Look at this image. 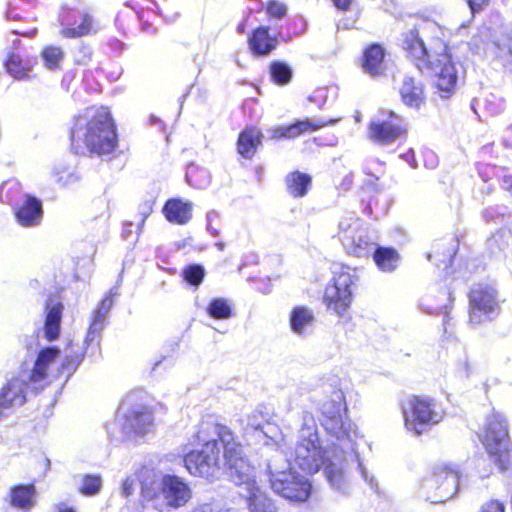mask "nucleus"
<instances>
[{"label":"nucleus","instance_id":"6e6d98bb","mask_svg":"<svg viewBox=\"0 0 512 512\" xmlns=\"http://www.w3.org/2000/svg\"><path fill=\"white\" fill-rule=\"evenodd\" d=\"M133 491H134V480H132L130 478L125 479L122 484V494L125 497H128L129 495H131L133 493Z\"/></svg>","mask_w":512,"mask_h":512},{"label":"nucleus","instance_id":"2f4dec72","mask_svg":"<svg viewBox=\"0 0 512 512\" xmlns=\"http://www.w3.org/2000/svg\"><path fill=\"white\" fill-rule=\"evenodd\" d=\"M262 133L255 127H249L243 130L238 138L237 149L239 154L246 158L251 159L257 147L261 144Z\"/></svg>","mask_w":512,"mask_h":512},{"label":"nucleus","instance_id":"bf43d9fd","mask_svg":"<svg viewBox=\"0 0 512 512\" xmlns=\"http://www.w3.org/2000/svg\"><path fill=\"white\" fill-rule=\"evenodd\" d=\"M354 176L352 173L347 174L340 184L343 190H349L352 187Z\"/></svg>","mask_w":512,"mask_h":512},{"label":"nucleus","instance_id":"052dcab7","mask_svg":"<svg viewBox=\"0 0 512 512\" xmlns=\"http://www.w3.org/2000/svg\"><path fill=\"white\" fill-rule=\"evenodd\" d=\"M333 4L340 10H347L351 0H332Z\"/></svg>","mask_w":512,"mask_h":512},{"label":"nucleus","instance_id":"39448f33","mask_svg":"<svg viewBox=\"0 0 512 512\" xmlns=\"http://www.w3.org/2000/svg\"><path fill=\"white\" fill-rule=\"evenodd\" d=\"M59 355L60 349L56 346L41 349L30 374L13 378L1 388L0 420L7 417L12 408L26 402L28 390L37 393L52 381L53 376L49 373V368Z\"/></svg>","mask_w":512,"mask_h":512},{"label":"nucleus","instance_id":"a19ab883","mask_svg":"<svg viewBox=\"0 0 512 512\" xmlns=\"http://www.w3.org/2000/svg\"><path fill=\"white\" fill-rule=\"evenodd\" d=\"M22 197L23 195L21 194V187L18 181L11 179L0 186V201L2 203L14 206L17 202L21 201Z\"/></svg>","mask_w":512,"mask_h":512},{"label":"nucleus","instance_id":"79ce46f5","mask_svg":"<svg viewBox=\"0 0 512 512\" xmlns=\"http://www.w3.org/2000/svg\"><path fill=\"white\" fill-rule=\"evenodd\" d=\"M443 247V251L440 252L439 248L433 251V253H430L427 255V258L429 261L432 260V258L435 259V264L438 267L443 266V269L448 268L453 261V258L456 254L455 246L452 243H449L446 245V243H437L435 247Z\"/></svg>","mask_w":512,"mask_h":512},{"label":"nucleus","instance_id":"f704fd0d","mask_svg":"<svg viewBox=\"0 0 512 512\" xmlns=\"http://www.w3.org/2000/svg\"><path fill=\"white\" fill-rule=\"evenodd\" d=\"M372 254L377 267L382 272L391 273L395 271L399 265L400 256L393 248L374 247Z\"/></svg>","mask_w":512,"mask_h":512},{"label":"nucleus","instance_id":"c9c22d12","mask_svg":"<svg viewBox=\"0 0 512 512\" xmlns=\"http://www.w3.org/2000/svg\"><path fill=\"white\" fill-rule=\"evenodd\" d=\"M312 178L306 173L294 171L287 175L286 185L288 193L293 197H303L311 186Z\"/></svg>","mask_w":512,"mask_h":512},{"label":"nucleus","instance_id":"49530a36","mask_svg":"<svg viewBox=\"0 0 512 512\" xmlns=\"http://www.w3.org/2000/svg\"><path fill=\"white\" fill-rule=\"evenodd\" d=\"M204 276H205V269L200 264L188 265L183 270L184 280L188 284L195 286V287H198L202 283Z\"/></svg>","mask_w":512,"mask_h":512},{"label":"nucleus","instance_id":"de8ad7c7","mask_svg":"<svg viewBox=\"0 0 512 512\" xmlns=\"http://www.w3.org/2000/svg\"><path fill=\"white\" fill-rule=\"evenodd\" d=\"M102 479L98 475H85L82 480L80 492L87 496H92L101 490Z\"/></svg>","mask_w":512,"mask_h":512},{"label":"nucleus","instance_id":"f8f14e48","mask_svg":"<svg viewBox=\"0 0 512 512\" xmlns=\"http://www.w3.org/2000/svg\"><path fill=\"white\" fill-rule=\"evenodd\" d=\"M489 458L502 473L512 468V449L508 436V426L505 418L497 412L487 418L485 433L483 436Z\"/></svg>","mask_w":512,"mask_h":512},{"label":"nucleus","instance_id":"f3484780","mask_svg":"<svg viewBox=\"0 0 512 512\" xmlns=\"http://www.w3.org/2000/svg\"><path fill=\"white\" fill-rule=\"evenodd\" d=\"M58 21L61 26L59 33L64 38L75 39L95 35L101 30L99 21L84 9L62 7Z\"/></svg>","mask_w":512,"mask_h":512},{"label":"nucleus","instance_id":"a211bd4d","mask_svg":"<svg viewBox=\"0 0 512 512\" xmlns=\"http://www.w3.org/2000/svg\"><path fill=\"white\" fill-rule=\"evenodd\" d=\"M406 132L403 120L392 111H380L371 121L369 138L379 145H389Z\"/></svg>","mask_w":512,"mask_h":512},{"label":"nucleus","instance_id":"4d7b16f0","mask_svg":"<svg viewBox=\"0 0 512 512\" xmlns=\"http://www.w3.org/2000/svg\"><path fill=\"white\" fill-rule=\"evenodd\" d=\"M152 211V207L151 205H149L148 203H145L144 205L141 206V220L138 224V228L139 230L142 228V226L144 225L145 223V220L146 218L149 216V214L151 213Z\"/></svg>","mask_w":512,"mask_h":512},{"label":"nucleus","instance_id":"0e129e2a","mask_svg":"<svg viewBox=\"0 0 512 512\" xmlns=\"http://www.w3.org/2000/svg\"><path fill=\"white\" fill-rule=\"evenodd\" d=\"M207 230L214 237H217L219 235V230L214 228L211 223H207Z\"/></svg>","mask_w":512,"mask_h":512},{"label":"nucleus","instance_id":"412c9836","mask_svg":"<svg viewBox=\"0 0 512 512\" xmlns=\"http://www.w3.org/2000/svg\"><path fill=\"white\" fill-rule=\"evenodd\" d=\"M454 297L448 289L434 285L420 299L419 307L427 314H443L444 323L448 318V309L452 306Z\"/></svg>","mask_w":512,"mask_h":512},{"label":"nucleus","instance_id":"13d9d810","mask_svg":"<svg viewBox=\"0 0 512 512\" xmlns=\"http://www.w3.org/2000/svg\"><path fill=\"white\" fill-rule=\"evenodd\" d=\"M401 157L410 165L411 168L416 169L418 167L415 159L414 151L411 149L407 153L402 154Z\"/></svg>","mask_w":512,"mask_h":512},{"label":"nucleus","instance_id":"c03bdc74","mask_svg":"<svg viewBox=\"0 0 512 512\" xmlns=\"http://www.w3.org/2000/svg\"><path fill=\"white\" fill-rule=\"evenodd\" d=\"M270 75L276 84L285 85L291 80L292 70L286 63L273 62L270 66Z\"/></svg>","mask_w":512,"mask_h":512},{"label":"nucleus","instance_id":"473e14b6","mask_svg":"<svg viewBox=\"0 0 512 512\" xmlns=\"http://www.w3.org/2000/svg\"><path fill=\"white\" fill-rule=\"evenodd\" d=\"M84 348L70 342L65 349V357L59 368L60 373H66V381L74 374L84 359Z\"/></svg>","mask_w":512,"mask_h":512},{"label":"nucleus","instance_id":"ea45409f","mask_svg":"<svg viewBox=\"0 0 512 512\" xmlns=\"http://www.w3.org/2000/svg\"><path fill=\"white\" fill-rule=\"evenodd\" d=\"M207 314L216 320H227L232 317V306L225 298H213L206 307Z\"/></svg>","mask_w":512,"mask_h":512},{"label":"nucleus","instance_id":"a878e982","mask_svg":"<svg viewBox=\"0 0 512 512\" xmlns=\"http://www.w3.org/2000/svg\"><path fill=\"white\" fill-rule=\"evenodd\" d=\"M385 49L382 45L373 43L369 45L362 58V68L370 76H379L384 73Z\"/></svg>","mask_w":512,"mask_h":512},{"label":"nucleus","instance_id":"a18cd8bd","mask_svg":"<svg viewBox=\"0 0 512 512\" xmlns=\"http://www.w3.org/2000/svg\"><path fill=\"white\" fill-rule=\"evenodd\" d=\"M63 57L64 53L60 47L49 46L42 51V59L44 64L50 70L59 68Z\"/></svg>","mask_w":512,"mask_h":512},{"label":"nucleus","instance_id":"338daca9","mask_svg":"<svg viewBox=\"0 0 512 512\" xmlns=\"http://www.w3.org/2000/svg\"><path fill=\"white\" fill-rule=\"evenodd\" d=\"M363 171H364V173H365L366 175L373 176V177L375 178V180H378V179H379V176L374 175V174L369 170V168H368V167H364Z\"/></svg>","mask_w":512,"mask_h":512},{"label":"nucleus","instance_id":"72a5a7b5","mask_svg":"<svg viewBox=\"0 0 512 512\" xmlns=\"http://www.w3.org/2000/svg\"><path fill=\"white\" fill-rule=\"evenodd\" d=\"M247 491V505L249 512H277L274 502L255 485Z\"/></svg>","mask_w":512,"mask_h":512},{"label":"nucleus","instance_id":"e433bc0d","mask_svg":"<svg viewBox=\"0 0 512 512\" xmlns=\"http://www.w3.org/2000/svg\"><path fill=\"white\" fill-rule=\"evenodd\" d=\"M185 179L190 186L196 189H205L211 183L209 171L194 164L187 167Z\"/></svg>","mask_w":512,"mask_h":512},{"label":"nucleus","instance_id":"603ef678","mask_svg":"<svg viewBox=\"0 0 512 512\" xmlns=\"http://www.w3.org/2000/svg\"><path fill=\"white\" fill-rule=\"evenodd\" d=\"M499 216H500V213L498 211V208H496V207H488L482 211V218L487 223L495 221L496 218Z\"/></svg>","mask_w":512,"mask_h":512},{"label":"nucleus","instance_id":"ddd939ff","mask_svg":"<svg viewBox=\"0 0 512 512\" xmlns=\"http://www.w3.org/2000/svg\"><path fill=\"white\" fill-rule=\"evenodd\" d=\"M358 279L356 269L344 265L334 266L332 283L327 285L324 293V302L329 311L338 316L344 315L352 303Z\"/></svg>","mask_w":512,"mask_h":512},{"label":"nucleus","instance_id":"c756f323","mask_svg":"<svg viewBox=\"0 0 512 512\" xmlns=\"http://www.w3.org/2000/svg\"><path fill=\"white\" fill-rule=\"evenodd\" d=\"M9 502L11 506L29 510L36 504V489L33 484H19L10 489Z\"/></svg>","mask_w":512,"mask_h":512},{"label":"nucleus","instance_id":"6e6552de","mask_svg":"<svg viewBox=\"0 0 512 512\" xmlns=\"http://www.w3.org/2000/svg\"><path fill=\"white\" fill-rule=\"evenodd\" d=\"M152 412L143 405L131 406L129 398L118 408L115 419L106 425L109 438L117 443L145 435L153 428Z\"/></svg>","mask_w":512,"mask_h":512},{"label":"nucleus","instance_id":"4be33fe9","mask_svg":"<svg viewBox=\"0 0 512 512\" xmlns=\"http://www.w3.org/2000/svg\"><path fill=\"white\" fill-rule=\"evenodd\" d=\"M15 217L23 227H35L41 223L43 217L42 202L29 194H23L21 201L13 206Z\"/></svg>","mask_w":512,"mask_h":512},{"label":"nucleus","instance_id":"7c9ffc66","mask_svg":"<svg viewBox=\"0 0 512 512\" xmlns=\"http://www.w3.org/2000/svg\"><path fill=\"white\" fill-rule=\"evenodd\" d=\"M249 47L255 55H268L276 48L277 40L271 37L267 27H259L249 37Z\"/></svg>","mask_w":512,"mask_h":512},{"label":"nucleus","instance_id":"58836bf2","mask_svg":"<svg viewBox=\"0 0 512 512\" xmlns=\"http://www.w3.org/2000/svg\"><path fill=\"white\" fill-rule=\"evenodd\" d=\"M53 175L56 182L62 187H72L82 179V174L77 168L62 164L54 168Z\"/></svg>","mask_w":512,"mask_h":512},{"label":"nucleus","instance_id":"b1692460","mask_svg":"<svg viewBox=\"0 0 512 512\" xmlns=\"http://www.w3.org/2000/svg\"><path fill=\"white\" fill-rule=\"evenodd\" d=\"M117 294V289H111L109 294L100 302L99 306L94 310L92 315V321L84 340V343L87 346L90 345L105 328L107 316L113 306L112 298Z\"/></svg>","mask_w":512,"mask_h":512},{"label":"nucleus","instance_id":"393cba45","mask_svg":"<svg viewBox=\"0 0 512 512\" xmlns=\"http://www.w3.org/2000/svg\"><path fill=\"white\" fill-rule=\"evenodd\" d=\"M36 64V58L17 50L9 54L5 62L7 72L15 79H24L28 77L29 72Z\"/></svg>","mask_w":512,"mask_h":512},{"label":"nucleus","instance_id":"4c0bfd02","mask_svg":"<svg viewBox=\"0 0 512 512\" xmlns=\"http://www.w3.org/2000/svg\"><path fill=\"white\" fill-rule=\"evenodd\" d=\"M511 239L512 235L509 230H497L494 234L491 235V237L487 239V250L491 253V255L498 256L506 251V249L509 247Z\"/></svg>","mask_w":512,"mask_h":512},{"label":"nucleus","instance_id":"1a4fd4ad","mask_svg":"<svg viewBox=\"0 0 512 512\" xmlns=\"http://www.w3.org/2000/svg\"><path fill=\"white\" fill-rule=\"evenodd\" d=\"M214 434L223 446L225 467L230 480L237 486L244 485L245 490L253 488L256 485L255 469L243 455V448L235 440L232 431L226 426L216 425Z\"/></svg>","mask_w":512,"mask_h":512},{"label":"nucleus","instance_id":"8fccbe9b","mask_svg":"<svg viewBox=\"0 0 512 512\" xmlns=\"http://www.w3.org/2000/svg\"><path fill=\"white\" fill-rule=\"evenodd\" d=\"M481 512H505V504L493 499L482 505Z\"/></svg>","mask_w":512,"mask_h":512},{"label":"nucleus","instance_id":"774afa93","mask_svg":"<svg viewBox=\"0 0 512 512\" xmlns=\"http://www.w3.org/2000/svg\"><path fill=\"white\" fill-rule=\"evenodd\" d=\"M503 143L506 147H512V139L504 138Z\"/></svg>","mask_w":512,"mask_h":512},{"label":"nucleus","instance_id":"e2e57ef3","mask_svg":"<svg viewBox=\"0 0 512 512\" xmlns=\"http://www.w3.org/2000/svg\"><path fill=\"white\" fill-rule=\"evenodd\" d=\"M218 218H219L218 213L216 211L212 210V211H209L207 213V215H206V222L212 224Z\"/></svg>","mask_w":512,"mask_h":512},{"label":"nucleus","instance_id":"aec40b11","mask_svg":"<svg viewBox=\"0 0 512 512\" xmlns=\"http://www.w3.org/2000/svg\"><path fill=\"white\" fill-rule=\"evenodd\" d=\"M339 119L323 120L322 118H306L285 126H275L267 130L270 139H294L307 132L316 131L327 125H334Z\"/></svg>","mask_w":512,"mask_h":512},{"label":"nucleus","instance_id":"f257e3e1","mask_svg":"<svg viewBox=\"0 0 512 512\" xmlns=\"http://www.w3.org/2000/svg\"><path fill=\"white\" fill-rule=\"evenodd\" d=\"M307 399L316 402L322 414L323 428L338 442L334 444L332 457L325 458L324 474L330 486L342 494L349 493L352 473L357 472L373 491L378 492L377 481L369 475L359 457L355 442L357 431L347 416L344 393L337 382L321 383Z\"/></svg>","mask_w":512,"mask_h":512},{"label":"nucleus","instance_id":"5701e85b","mask_svg":"<svg viewBox=\"0 0 512 512\" xmlns=\"http://www.w3.org/2000/svg\"><path fill=\"white\" fill-rule=\"evenodd\" d=\"M64 306L54 296H49L44 306V337L47 341L53 342L60 336L62 313Z\"/></svg>","mask_w":512,"mask_h":512},{"label":"nucleus","instance_id":"69168bd1","mask_svg":"<svg viewBox=\"0 0 512 512\" xmlns=\"http://www.w3.org/2000/svg\"><path fill=\"white\" fill-rule=\"evenodd\" d=\"M83 50H84L83 58H86V59L90 60L91 59V54H92V51H91L90 47L84 46Z\"/></svg>","mask_w":512,"mask_h":512},{"label":"nucleus","instance_id":"f03ea898","mask_svg":"<svg viewBox=\"0 0 512 512\" xmlns=\"http://www.w3.org/2000/svg\"><path fill=\"white\" fill-rule=\"evenodd\" d=\"M291 460L309 474L325 468V450L320 442L318 427L313 414L307 410L302 411L297 441L288 458L284 459L282 452H278L276 458L267 464L272 490L285 499L303 502L310 496L311 484L304 476L292 471Z\"/></svg>","mask_w":512,"mask_h":512},{"label":"nucleus","instance_id":"9b49d317","mask_svg":"<svg viewBox=\"0 0 512 512\" xmlns=\"http://www.w3.org/2000/svg\"><path fill=\"white\" fill-rule=\"evenodd\" d=\"M468 300L469 324L474 327L495 321L505 301L492 283L474 284L468 293Z\"/></svg>","mask_w":512,"mask_h":512},{"label":"nucleus","instance_id":"423d86ee","mask_svg":"<svg viewBox=\"0 0 512 512\" xmlns=\"http://www.w3.org/2000/svg\"><path fill=\"white\" fill-rule=\"evenodd\" d=\"M469 45L476 54L496 60L503 67L512 66V37L498 15L479 28Z\"/></svg>","mask_w":512,"mask_h":512},{"label":"nucleus","instance_id":"9d476101","mask_svg":"<svg viewBox=\"0 0 512 512\" xmlns=\"http://www.w3.org/2000/svg\"><path fill=\"white\" fill-rule=\"evenodd\" d=\"M215 426L210 423L201 424L196 437L199 443H204L202 449L189 452L183 459L186 469L193 476L213 480L220 474V449L218 441L216 439H208L206 433L209 429L214 431Z\"/></svg>","mask_w":512,"mask_h":512},{"label":"nucleus","instance_id":"7ed1b4c3","mask_svg":"<svg viewBox=\"0 0 512 512\" xmlns=\"http://www.w3.org/2000/svg\"><path fill=\"white\" fill-rule=\"evenodd\" d=\"M441 35L437 23L419 20L400 34L398 44L419 71L433 73L441 97L448 98L456 87L458 73Z\"/></svg>","mask_w":512,"mask_h":512},{"label":"nucleus","instance_id":"4468645a","mask_svg":"<svg viewBox=\"0 0 512 512\" xmlns=\"http://www.w3.org/2000/svg\"><path fill=\"white\" fill-rule=\"evenodd\" d=\"M458 482V471L449 466H438L423 479L419 496L433 504L444 503L456 494Z\"/></svg>","mask_w":512,"mask_h":512},{"label":"nucleus","instance_id":"3c124183","mask_svg":"<svg viewBox=\"0 0 512 512\" xmlns=\"http://www.w3.org/2000/svg\"><path fill=\"white\" fill-rule=\"evenodd\" d=\"M175 365V358L173 356H163L160 360L156 361L152 370L158 371L160 368L170 369Z\"/></svg>","mask_w":512,"mask_h":512},{"label":"nucleus","instance_id":"2eb2a0df","mask_svg":"<svg viewBox=\"0 0 512 512\" xmlns=\"http://www.w3.org/2000/svg\"><path fill=\"white\" fill-rule=\"evenodd\" d=\"M337 237L345 251L356 257H366L372 253L375 242L368 235L364 223L355 215L349 213L338 224Z\"/></svg>","mask_w":512,"mask_h":512},{"label":"nucleus","instance_id":"864d4df0","mask_svg":"<svg viewBox=\"0 0 512 512\" xmlns=\"http://www.w3.org/2000/svg\"><path fill=\"white\" fill-rule=\"evenodd\" d=\"M491 0H467L468 6L473 14L481 11L489 5Z\"/></svg>","mask_w":512,"mask_h":512},{"label":"nucleus","instance_id":"680f3d73","mask_svg":"<svg viewBox=\"0 0 512 512\" xmlns=\"http://www.w3.org/2000/svg\"><path fill=\"white\" fill-rule=\"evenodd\" d=\"M132 222H125L124 223V226H123V231H122V237L125 239V240H128L131 233H132Z\"/></svg>","mask_w":512,"mask_h":512},{"label":"nucleus","instance_id":"0eeeda50","mask_svg":"<svg viewBox=\"0 0 512 512\" xmlns=\"http://www.w3.org/2000/svg\"><path fill=\"white\" fill-rule=\"evenodd\" d=\"M141 494L144 500L151 501L159 512L177 510L192 498V490L188 483L171 474L163 475L159 482H143Z\"/></svg>","mask_w":512,"mask_h":512},{"label":"nucleus","instance_id":"c85d7f7f","mask_svg":"<svg viewBox=\"0 0 512 512\" xmlns=\"http://www.w3.org/2000/svg\"><path fill=\"white\" fill-rule=\"evenodd\" d=\"M400 96L406 106L419 109L424 102L422 83L413 77L405 76L400 87Z\"/></svg>","mask_w":512,"mask_h":512},{"label":"nucleus","instance_id":"09e8293b","mask_svg":"<svg viewBox=\"0 0 512 512\" xmlns=\"http://www.w3.org/2000/svg\"><path fill=\"white\" fill-rule=\"evenodd\" d=\"M266 10L268 15L278 19L285 17L287 14L286 5L278 0L269 1Z\"/></svg>","mask_w":512,"mask_h":512},{"label":"nucleus","instance_id":"5fc2aeb1","mask_svg":"<svg viewBox=\"0 0 512 512\" xmlns=\"http://www.w3.org/2000/svg\"><path fill=\"white\" fill-rule=\"evenodd\" d=\"M499 178L502 189L512 195V174H507L503 171L502 175H499Z\"/></svg>","mask_w":512,"mask_h":512},{"label":"nucleus","instance_id":"cd10ccee","mask_svg":"<svg viewBox=\"0 0 512 512\" xmlns=\"http://www.w3.org/2000/svg\"><path fill=\"white\" fill-rule=\"evenodd\" d=\"M192 203L181 199H170L164 207L163 213L170 223L184 225L192 218Z\"/></svg>","mask_w":512,"mask_h":512},{"label":"nucleus","instance_id":"20e7f679","mask_svg":"<svg viewBox=\"0 0 512 512\" xmlns=\"http://www.w3.org/2000/svg\"><path fill=\"white\" fill-rule=\"evenodd\" d=\"M70 139L75 154H111L117 146V134L110 112L106 108H87L74 118Z\"/></svg>","mask_w":512,"mask_h":512},{"label":"nucleus","instance_id":"bb28decb","mask_svg":"<svg viewBox=\"0 0 512 512\" xmlns=\"http://www.w3.org/2000/svg\"><path fill=\"white\" fill-rule=\"evenodd\" d=\"M315 325V316L310 308L305 306L295 307L290 314V326L298 336H306L312 333Z\"/></svg>","mask_w":512,"mask_h":512},{"label":"nucleus","instance_id":"6ab92c4d","mask_svg":"<svg viewBox=\"0 0 512 512\" xmlns=\"http://www.w3.org/2000/svg\"><path fill=\"white\" fill-rule=\"evenodd\" d=\"M241 425L245 435L255 437L258 442L266 446H279L278 438L281 436L279 427L269 422L261 411L255 410L246 415L241 419Z\"/></svg>","mask_w":512,"mask_h":512},{"label":"nucleus","instance_id":"37998d69","mask_svg":"<svg viewBox=\"0 0 512 512\" xmlns=\"http://www.w3.org/2000/svg\"><path fill=\"white\" fill-rule=\"evenodd\" d=\"M389 205L390 203L387 196H382V199H380L379 196H374L368 201L363 212L366 215H373L375 218H378L387 213Z\"/></svg>","mask_w":512,"mask_h":512},{"label":"nucleus","instance_id":"dca6fc26","mask_svg":"<svg viewBox=\"0 0 512 512\" xmlns=\"http://www.w3.org/2000/svg\"><path fill=\"white\" fill-rule=\"evenodd\" d=\"M405 427L409 432L420 435L430 426L440 422L442 416L436 410L433 400L421 397L409 398L402 405Z\"/></svg>","mask_w":512,"mask_h":512}]
</instances>
